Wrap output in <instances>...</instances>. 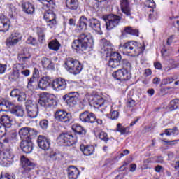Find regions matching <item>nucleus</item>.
I'll return each mask as SVG.
<instances>
[{
	"label": "nucleus",
	"instance_id": "obj_1",
	"mask_svg": "<svg viewBox=\"0 0 179 179\" xmlns=\"http://www.w3.org/2000/svg\"><path fill=\"white\" fill-rule=\"evenodd\" d=\"M94 42L90 35L86 34H80L78 36V39H76L72 43V48L76 50V52H80V51H85L87 48H93Z\"/></svg>",
	"mask_w": 179,
	"mask_h": 179
},
{
	"label": "nucleus",
	"instance_id": "obj_2",
	"mask_svg": "<svg viewBox=\"0 0 179 179\" xmlns=\"http://www.w3.org/2000/svg\"><path fill=\"white\" fill-rule=\"evenodd\" d=\"M122 47L125 52L131 54L132 57H138L146 50L145 45L134 41L125 43Z\"/></svg>",
	"mask_w": 179,
	"mask_h": 179
},
{
	"label": "nucleus",
	"instance_id": "obj_3",
	"mask_svg": "<svg viewBox=\"0 0 179 179\" xmlns=\"http://www.w3.org/2000/svg\"><path fill=\"white\" fill-rule=\"evenodd\" d=\"M64 68L68 72H70V73L78 75V73H80L83 66L80 61L69 57L65 61Z\"/></svg>",
	"mask_w": 179,
	"mask_h": 179
},
{
	"label": "nucleus",
	"instance_id": "obj_4",
	"mask_svg": "<svg viewBox=\"0 0 179 179\" xmlns=\"http://www.w3.org/2000/svg\"><path fill=\"white\" fill-rule=\"evenodd\" d=\"M102 46V51L106 52V55H110V59L121 62V55L117 52H113V46H111V43L109 41L103 40Z\"/></svg>",
	"mask_w": 179,
	"mask_h": 179
},
{
	"label": "nucleus",
	"instance_id": "obj_5",
	"mask_svg": "<svg viewBox=\"0 0 179 179\" xmlns=\"http://www.w3.org/2000/svg\"><path fill=\"white\" fill-rule=\"evenodd\" d=\"M78 142V138L69 133H62L57 138V143L63 146H72Z\"/></svg>",
	"mask_w": 179,
	"mask_h": 179
},
{
	"label": "nucleus",
	"instance_id": "obj_6",
	"mask_svg": "<svg viewBox=\"0 0 179 179\" xmlns=\"http://www.w3.org/2000/svg\"><path fill=\"white\" fill-rule=\"evenodd\" d=\"M121 17L120 15L111 14L103 18L106 23L107 30H113V29L119 26L121 22Z\"/></svg>",
	"mask_w": 179,
	"mask_h": 179
},
{
	"label": "nucleus",
	"instance_id": "obj_7",
	"mask_svg": "<svg viewBox=\"0 0 179 179\" xmlns=\"http://www.w3.org/2000/svg\"><path fill=\"white\" fill-rule=\"evenodd\" d=\"M12 127V119L9 115H3L0 118V139L6 134V128Z\"/></svg>",
	"mask_w": 179,
	"mask_h": 179
},
{
	"label": "nucleus",
	"instance_id": "obj_8",
	"mask_svg": "<svg viewBox=\"0 0 179 179\" xmlns=\"http://www.w3.org/2000/svg\"><path fill=\"white\" fill-rule=\"evenodd\" d=\"M55 119L59 122L69 124L72 121V115L64 110H57L55 113Z\"/></svg>",
	"mask_w": 179,
	"mask_h": 179
},
{
	"label": "nucleus",
	"instance_id": "obj_9",
	"mask_svg": "<svg viewBox=\"0 0 179 179\" xmlns=\"http://www.w3.org/2000/svg\"><path fill=\"white\" fill-rule=\"evenodd\" d=\"M13 159V154L10 149H6L0 154V164L3 167H8Z\"/></svg>",
	"mask_w": 179,
	"mask_h": 179
},
{
	"label": "nucleus",
	"instance_id": "obj_10",
	"mask_svg": "<svg viewBox=\"0 0 179 179\" xmlns=\"http://www.w3.org/2000/svg\"><path fill=\"white\" fill-rule=\"evenodd\" d=\"M22 38L23 35L19 31L13 32L6 40V45H7V47H15L17 43H20Z\"/></svg>",
	"mask_w": 179,
	"mask_h": 179
},
{
	"label": "nucleus",
	"instance_id": "obj_11",
	"mask_svg": "<svg viewBox=\"0 0 179 179\" xmlns=\"http://www.w3.org/2000/svg\"><path fill=\"white\" fill-rule=\"evenodd\" d=\"M113 76L117 80H120V82H124L125 80H129L131 78V72L128 71L126 69H119L113 73Z\"/></svg>",
	"mask_w": 179,
	"mask_h": 179
},
{
	"label": "nucleus",
	"instance_id": "obj_12",
	"mask_svg": "<svg viewBox=\"0 0 179 179\" xmlns=\"http://www.w3.org/2000/svg\"><path fill=\"white\" fill-rule=\"evenodd\" d=\"M79 94L76 92H69L63 96V100L66 101L69 107H73L78 104Z\"/></svg>",
	"mask_w": 179,
	"mask_h": 179
},
{
	"label": "nucleus",
	"instance_id": "obj_13",
	"mask_svg": "<svg viewBox=\"0 0 179 179\" xmlns=\"http://www.w3.org/2000/svg\"><path fill=\"white\" fill-rule=\"evenodd\" d=\"M52 87L53 90L56 92H60V90H65L68 87V83L66 80L59 78L55 79L52 83Z\"/></svg>",
	"mask_w": 179,
	"mask_h": 179
},
{
	"label": "nucleus",
	"instance_id": "obj_14",
	"mask_svg": "<svg viewBox=\"0 0 179 179\" xmlns=\"http://www.w3.org/2000/svg\"><path fill=\"white\" fill-rule=\"evenodd\" d=\"M80 120L82 122H90L94 124L96 122V115L85 110L80 114Z\"/></svg>",
	"mask_w": 179,
	"mask_h": 179
},
{
	"label": "nucleus",
	"instance_id": "obj_15",
	"mask_svg": "<svg viewBox=\"0 0 179 179\" xmlns=\"http://www.w3.org/2000/svg\"><path fill=\"white\" fill-rule=\"evenodd\" d=\"M37 143L38 146L43 150H48L51 148V141L44 136H38Z\"/></svg>",
	"mask_w": 179,
	"mask_h": 179
},
{
	"label": "nucleus",
	"instance_id": "obj_16",
	"mask_svg": "<svg viewBox=\"0 0 179 179\" xmlns=\"http://www.w3.org/2000/svg\"><path fill=\"white\" fill-rule=\"evenodd\" d=\"M21 164L22 166V173H27L34 169V163L31 162L24 156L21 157Z\"/></svg>",
	"mask_w": 179,
	"mask_h": 179
},
{
	"label": "nucleus",
	"instance_id": "obj_17",
	"mask_svg": "<svg viewBox=\"0 0 179 179\" xmlns=\"http://www.w3.org/2000/svg\"><path fill=\"white\" fill-rule=\"evenodd\" d=\"M10 27V20L4 15L0 17V32L6 33L9 31Z\"/></svg>",
	"mask_w": 179,
	"mask_h": 179
},
{
	"label": "nucleus",
	"instance_id": "obj_18",
	"mask_svg": "<svg viewBox=\"0 0 179 179\" xmlns=\"http://www.w3.org/2000/svg\"><path fill=\"white\" fill-rule=\"evenodd\" d=\"M20 148L24 153H31V152H33V142L31 141V138L22 140Z\"/></svg>",
	"mask_w": 179,
	"mask_h": 179
},
{
	"label": "nucleus",
	"instance_id": "obj_19",
	"mask_svg": "<svg viewBox=\"0 0 179 179\" xmlns=\"http://www.w3.org/2000/svg\"><path fill=\"white\" fill-rule=\"evenodd\" d=\"M54 99L50 98V95H41V98L38 101L39 106H41V107H45L47 108V107H51V106L53 105Z\"/></svg>",
	"mask_w": 179,
	"mask_h": 179
},
{
	"label": "nucleus",
	"instance_id": "obj_20",
	"mask_svg": "<svg viewBox=\"0 0 179 179\" xmlns=\"http://www.w3.org/2000/svg\"><path fill=\"white\" fill-rule=\"evenodd\" d=\"M43 10H45V14L43 15L45 20L48 23H51V24H56L57 21H55V13H54V11L48 8Z\"/></svg>",
	"mask_w": 179,
	"mask_h": 179
},
{
	"label": "nucleus",
	"instance_id": "obj_21",
	"mask_svg": "<svg viewBox=\"0 0 179 179\" xmlns=\"http://www.w3.org/2000/svg\"><path fill=\"white\" fill-rule=\"evenodd\" d=\"M38 87L41 90H47L48 87H52V83H51V79L48 77H43L38 82Z\"/></svg>",
	"mask_w": 179,
	"mask_h": 179
},
{
	"label": "nucleus",
	"instance_id": "obj_22",
	"mask_svg": "<svg viewBox=\"0 0 179 179\" xmlns=\"http://www.w3.org/2000/svg\"><path fill=\"white\" fill-rule=\"evenodd\" d=\"M104 99L99 95L94 96L91 101V104L95 108H100V107H103V106H104Z\"/></svg>",
	"mask_w": 179,
	"mask_h": 179
},
{
	"label": "nucleus",
	"instance_id": "obj_23",
	"mask_svg": "<svg viewBox=\"0 0 179 179\" xmlns=\"http://www.w3.org/2000/svg\"><path fill=\"white\" fill-rule=\"evenodd\" d=\"M120 8L122 13L127 16V17H131V8L129 7L128 0H121Z\"/></svg>",
	"mask_w": 179,
	"mask_h": 179
},
{
	"label": "nucleus",
	"instance_id": "obj_24",
	"mask_svg": "<svg viewBox=\"0 0 179 179\" xmlns=\"http://www.w3.org/2000/svg\"><path fill=\"white\" fill-rule=\"evenodd\" d=\"M80 174V171H79L78 168L75 166H70L69 168L68 177L69 179H78Z\"/></svg>",
	"mask_w": 179,
	"mask_h": 179
},
{
	"label": "nucleus",
	"instance_id": "obj_25",
	"mask_svg": "<svg viewBox=\"0 0 179 179\" xmlns=\"http://www.w3.org/2000/svg\"><path fill=\"white\" fill-rule=\"evenodd\" d=\"M80 150L85 155V156H91L94 152V146L81 145Z\"/></svg>",
	"mask_w": 179,
	"mask_h": 179
},
{
	"label": "nucleus",
	"instance_id": "obj_26",
	"mask_svg": "<svg viewBox=\"0 0 179 179\" xmlns=\"http://www.w3.org/2000/svg\"><path fill=\"white\" fill-rule=\"evenodd\" d=\"M89 26L92 29V30H95V31H100L101 30V24L100 21L95 18H91L89 20Z\"/></svg>",
	"mask_w": 179,
	"mask_h": 179
},
{
	"label": "nucleus",
	"instance_id": "obj_27",
	"mask_svg": "<svg viewBox=\"0 0 179 179\" xmlns=\"http://www.w3.org/2000/svg\"><path fill=\"white\" fill-rule=\"evenodd\" d=\"M22 6L25 13H27L28 15H31L34 13V6H33L31 3L29 1L23 2Z\"/></svg>",
	"mask_w": 179,
	"mask_h": 179
},
{
	"label": "nucleus",
	"instance_id": "obj_28",
	"mask_svg": "<svg viewBox=\"0 0 179 179\" xmlns=\"http://www.w3.org/2000/svg\"><path fill=\"white\" fill-rule=\"evenodd\" d=\"M72 130L77 135H80V136H85L86 135V129L83 128L82 126L76 124H73L72 127Z\"/></svg>",
	"mask_w": 179,
	"mask_h": 179
},
{
	"label": "nucleus",
	"instance_id": "obj_29",
	"mask_svg": "<svg viewBox=\"0 0 179 179\" xmlns=\"http://www.w3.org/2000/svg\"><path fill=\"white\" fill-rule=\"evenodd\" d=\"M11 114H13V115H15L16 117L23 118V117H24V109L23 108V106H16L11 111Z\"/></svg>",
	"mask_w": 179,
	"mask_h": 179
},
{
	"label": "nucleus",
	"instance_id": "obj_30",
	"mask_svg": "<svg viewBox=\"0 0 179 179\" xmlns=\"http://www.w3.org/2000/svg\"><path fill=\"white\" fill-rule=\"evenodd\" d=\"M66 6L70 10H76L79 8L78 0H66Z\"/></svg>",
	"mask_w": 179,
	"mask_h": 179
},
{
	"label": "nucleus",
	"instance_id": "obj_31",
	"mask_svg": "<svg viewBox=\"0 0 179 179\" xmlns=\"http://www.w3.org/2000/svg\"><path fill=\"white\" fill-rule=\"evenodd\" d=\"M19 135L22 141L31 139L29 134V127H22L19 131Z\"/></svg>",
	"mask_w": 179,
	"mask_h": 179
},
{
	"label": "nucleus",
	"instance_id": "obj_32",
	"mask_svg": "<svg viewBox=\"0 0 179 179\" xmlns=\"http://www.w3.org/2000/svg\"><path fill=\"white\" fill-rule=\"evenodd\" d=\"M89 23V20L85 16H81L78 22V27L81 30H87V24Z\"/></svg>",
	"mask_w": 179,
	"mask_h": 179
},
{
	"label": "nucleus",
	"instance_id": "obj_33",
	"mask_svg": "<svg viewBox=\"0 0 179 179\" xmlns=\"http://www.w3.org/2000/svg\"><path fill=\"white\" fill-rule=\"evenodd\" d=\"M27 113L29 118H36L38 115V106H35L34 108L27 109Z\"/></svg>",
	"mask_w": 179,
	"mask_h": 179
},
{
	"label": "nucleus",
	"instance_id": "obj_34",
	"mask_svg": "<svg viewBox=\"0 0 179 179\" xmlns=\"http://www.w3.org/2000/svg\"><path fill=\"white\" fill-rule=\"evenodd\" d=\"M20 78V72L19 70H13L11 73H9L8 79L11 82H16Z\"/></svg>",
	"mask_w": 179,
	"mask_h": 179
},
{
	"label": "nucleus",
	"instance_id": "obj_35",
	"mask_svg": "<svg viewBox=\"0 0 179 179\" xmlns=\"http://www.w3.org/2000/svg\"><path fill=\"white\" fill-rule=\"evenodd\" d=\"M49 50H52V51H58L59 50V47H61V43L58 42L57 40L51 41L48 45Z\"/></svg>",
	"mask_w": 179,
	"mask_h": 179
},
{
	"label": "nucleus",
	"instance_id": "obj_36",
	"mask_svg": "<svg viewBox=\"0 0 179 179\" xmlns=\"http://www.w3.org/2000/svg\"><path fill=\"white\" fill-rule=\"evenodd\" d=\"M41 64L45 69H52V62H51V59L44 57L41 61Z\"/></svg>",
	"mask_w": 179,
	"mask_h": 179
},
{
	"label": "nucleus",
	"instance_id": "obj_37",
	"mask_svg": "<svg viewBox=\"0 0 179 179\" xmlns=\"http://www.w3.org/2000/svg\"><path fill=\"white\" fill-rule=\"evenodd\" d=\"M116 131L122 135L127 134L129 132V127H124L121 123L117 124Z\"/></svg>",
	"mask_w": 179,
	"mask_h": 179
},
{
	"label": "nucleus",
	"instance_id": "obj_38",
	"mask_svg": "<svg viewBox=\"0 0 179 179\" xmlns=\"http://www.w3.org/2000/svg\"><path fill=\"white\" fill-rule=\"evenodd\" d=\"M179 107V99H175L172 101H171L169 108L170 111H173V110H177Z\"/></svg>",
	"mask_w": 179,
	"mask_h": 179
},
{
	"label": "nucleus",
	"instance_id": "obj_39",
	"mask_svg": "<svg viewBox=\"0 0 179 179\" xmlns=\"http://www.w3.org/2000/svg\"><path fill=\"white\" fill-rule=\"evenodd\" d=\"M124 31L127 33V34H131V36H136V37H139V30L133 29L130 27H127L124 29Z\"/></svg>",
	"mask_w": 179,
	"mask_h": 179
},
{
	"label": "nucleus",
	"instance_id": "obj_40",
	"mask_svg": "<svg viewBox=\"0 0 179 179\" xmlns=\"http://www.w3.org/2000/svg\"><path fill=\"white\" fill-rule=\"evenodd\" d=\"M30 54H26L24 52L23 53H20L18 54V57L17 59L20 60V62H22V64H23V62H27V61H29V58H30Z\"/></svg>",
	"mask_w": 179,
	"mask_h": 179
},
{
	"label": "nucleus",
	"instance_id": "obj_41",
	"mask_svg": "<svg viewBox=\"0 0 179 179\" xmlns=\"http://www.w3.org/2000/svg\"><path fill=\"white\" fill-rule=\"evenodd\" d=\"M146 8L150 9V12L153 13V9L156 8V3L153 0H147L145 3Z\"/></svg>",
	"mask_w": 179,
	"mask_h": 179
},
{
	"label": "nucleus",
	"instance_id": "obj_42",
	"mask_svg": "<svg viewBox=\"0 0 179 179\" xmlns=\"http://www.w3.org/2000/svg\"><path fill=\"white\" fill-rule=\"evenodd\" d=\"M15 104L10 101H4V108H7V110H10V113L12 110L15 109Z\"/></svg>",
	"mask_w": 179,
	"mask_h": 179
},
{
	"label": "nucleus",
	"instance_id": "obj_43",
	"mask_svg": "<svg viewBox=\"0 0 179 179\" xmlns=\"http://www.w3.org/2000/svg\"><path fill=\"white\" fill-rule=\"evenodd\" d=\"M99 136V139H101V141H103L105 143H107V142H108L110 139L108 138V135L107 134V133L104 131H101Z\"/></svg>",
	"mask_w": 179,
	"mask_h": 179
},
{
	"label": "nucleus",
	"instance_id": "obj_44",
	"mask_svg": "<svg viewBox=\"0 0 179 179\" xmlns=\"http://www.w3.org/2000/svg\"><path fill=\"white\" fill-rule=\"evenodd\" d=\"M108 65L110 68H117V66H120V62H117V60H114V59L110 58V59L108 62Z\"/></svg>",
	"mask_w": 179,
	"mask_h": 179
},
{
	"label": "nucleus",
	"instance_id": "obj_45",
	"mask_svg": "<svg viewBox=\"0 0 179 179\" xmlns=\"http://www.w3.org/2000/svg\"><path fill=\"white\" fill-rule=\"evenodd\" d=\"M136 106L135 101L134 99H129L127 101V106L128 107L130 111H134V108Z\"/></svg>",
	"mask_w": 179,
	"mask_h": 179
},
{
	"label": "nucleus",
	"instance_id": "obj_46",
	"mask_svg": "<svg viewBox=\"0 0 179 179\" xmlns=\"http://www.w3.org/2000/svg\"><path fill=\"white\" fill-rule=\"evenodd\" d=\"M122 65L124 66V68H125L127 70V69H131V68H132V65L131 64V63L129 62V61H128V59H123L122 60Z\"/></svg>",
	"mask_w": 179,
	"mask_h": 179
},
{
	"label": "nucleus",
	"instance_id": "obj_47",
	"mask_svg": "<svg viewBox=\"0 0 179 179\" xmlns=\"http://www.w3.org/2000/svg\"><path fill=\"white\" fill-rule=\"evenodd\" d=\"M46 3V6L43 7V9H47L49 6H52V5H55V1L54 0H43V3Z\"/></svg>",
	"mask_w": 179,
	"mask_h": 179
},
{
	"label": "nucleus",
	"instance_id": "obj_48",
	"mask_svg": "<svg viewBox=\"0 0 179 179\" xmlns=\"http://www.w3.org/2000/svg\"><path fill=\"white\" fill-rule=\"evenodd\" d=\"M39 125L42 129H47L48 128V120L45 119L41 120Z\"/></svg>",
	"mask_w": 179,
	"mask_h": 179
},
{
	"label": "nucleus",
	"instance_id": "obj_49",
	"mask_svg": "<svg viewBox=\"0 0 179 179\" xmlns=\"http://www.w3.org/2000/svg\"><path fill=\"white\" fill-rule=\"evenodd\" d=\"M36 106H38V105L34 103L33 101L31 100H27V101L25 103V106L27 110H29V108H33Z\"/></svg>",
	"mask_w": 179,
	"mask_h": 179
},
{
	"label": "nucleus",
	"instance_id": "obj_50",
	"mask_svg": "<svg viewBox=\"0 0 179 179\" xmlns=\"http://www.w3.org/2000/svg\"><path fill=\"white\" fill-rule=\"evenodd\" d=\"M9 8V15L10 16V17H13V15L16 13V8L15 7V6L10 4L8 6Z\"/></svg>",
	"mask_w": 179,
	"mask_h": 179
},
{
	"label": "nucleus",
	"instance_id": "obj_51",
	"mask_svg": "<svg viewBox=\"0 0 179 179\" xmlns=\"http://www.w3.org/2000/svg\"><path fill=\"white\" fill-rule=\"evenodd\" d=\"M27 44H31V45L34 46L37 44V41L36 40L35 38L32 36H29L27 40Z\"/></svg>",
	"mask_w": 179,
	"mask_h": 179
},
{
	"label": "nucleus",
	"instance_id": "obj_52",
	"mask_svg": "<svg viewBox=\"0 0 179 179\" xmlns=\"http://www.w3.org/2000/svg\"><path fill=\"white\" fill-rule=\"evenodd\" d=\"M17 100L19 101H26V99H27V95H26V93L24 92H20L18 96H17Z\"/></svg>",
	"mask_w": 179,
	"mask_h": 179
},
{
	"label": "nucleus",
	"instance_id": "obj_53",
	"mask_svg": "<svg viewBox=\"0 0 179 179\" xmlns=\"http://www.w3.org/2000/svg\"><path fill=\"white\" fill-rule=\"evenodd\" d=\"M174 82V78L173 77L164 78L162 80V85H170V83H173Z\"/></svg>",
	"mask_w": 179,
	"mask_h": 179
},
{
	"label": "nucleus",
	"instance_id": "obj_54",
	"mask_svg": "<svg viewBox=\"0 0 179 179\" xmlns=\"http://www.w3.org/2000/svg\"><path fill=\"white\" fill-rule=\"evenodd\" d=\"M110 116L111 120H117L118 118V117L120 116V113H118V111L111 110V112L110 113Z\"/></svg>",
	"mask_w": 179,
	"mask_h": 179
},
{
	"label": "nucleus",
	"instance_id": "obj_55",
	"mask_svg": "<svg viewBox=\"0 0 179 179\" xmlns=\"http://www.w3.org/2000/svg\"><path fill=\"white\" fill-rule=\"evenodd\" d=\"M20 90L19 89H14L10 92L11 97H18L19 94H20Z\"/></svg>",
	"mask_w": 179,
	"mask_h": 179
},
{
	"label": "nucleus",
	"instance_id": "obj_56",
	"mask_svg": "<svg viewBox=\"0 0 179 179\" xmlns=\"http://www.w3.org/2000/svg\"><path fill=\"white\" fill-rule=\"evenodd\" d=\"M16 177L13 174H9V173H6L4 176L1 175V178L0 179H15Z\"/></svg>",
	"mask_w": 179,
	"mask_h": 179
},
{
	"label": "nucleus",
	"instance_id": "obj_57",
	"mask_svg": "<svg viewBox=\"0 0 179 179\" xmlns=\"http://www.w3.org/2000/svg\"><path fill=\"white\" fill-rule=\"evenodd\" d=\"M37 134H38V131H37V130L29 127V138L31 136H34L37 135Z\"/></svg>",
	"mask_w": 179,
	"mask_h": 179
},
{
	"label": "nucleus",
	"instance_id": "obj_58",
	"mask_svg": "<svg viewBox=\"0 0 179 179\" xmlns=\"http://www.w3.org/2000/svg\"><path fill=\"white\" fill-rule=\"evenodd\" d=\"M29 82H31V83H34L36 85L38 82V77H36L34 76H32V77L28 80Z\"/></svg>",
	"mask_w": 179,
	"mask_h": 179
},
{
	"label": "nucleus",
	"instance_id": "obj_59",
	"mask_svg": "<svg viewBox=\"0 0 179 179\" xmlns=\"http://www.w3.org/2000/svg\"><path fill=\"white\" fill-rule=\"evenodd\" d=\"M38 34L41 40H43L44 38V31L42 29H38Z\"/></svg>",
	"mask_w": 179,
	"mask_h": 179
},
{
	"label": "nucleus",
	"instance_id": "obj_60",
	"mask_svg": "<svg viewBox=\"0 0 179 179\" xmlns=\"http://www.w3.org/2000/svg\"><path fill=\"white\" fill-rule=\"evenodd\" d=\"M34 83H31L30 81H28V84L27 85V89H29V90H34Z\"/></svg>",
	"mask_w": 179,
	"mask_h": 179
},
{
	"label": "nucleus",
	"instance_id": "obj_61",
	"mask_svg": "<svg viewBox=\"0 0 179 179\" xmlns=\"http://www.w3.org/2000/svg\"><path fill=\"white\" fill-rule=\"evenodd\" d=\"M6 71V64H0V73H5Z\"/></svg>",
	"mask_w": 179,
	"mask_h": 179
},
{
	"label": "nucleus",
	"instance_id": "obj_62",
	"mask_svg": "<svg viewBox=\"0 0 179 179\" xmlns=\"http://www.w3.org/2000/svg\"><path fill=\"white\" fill-rule=\"evenodd\" d=\"M169 131H172L173 135H179V130L177 127H174L173 129H169Z\"/></svg>",
	"mask_w": 179,
	"mask_h": 179
},
{
	"label": "nucleus",
	"instance_id": "obj_63",
	"mask_svg": "<svg viewBox=\"0 0 179 179\" xmlns=\"http://www.w3.org/2000/svg\"><path fill=\"white\" fill-rule=\"evenodd\" d=\"M156 162L159 163L160 164H164V159H163V157H157Z\"/></svg>",
	"mask_w": 179,
	"mask_h": 179
},
{
	"label": "nucleus",
	"instance_id": "obj_64",
	"mask_svg": "<svg viewBox=\"0 0 179 179\" xmlns=\"http://www.w3.org/2000/svg\"><path fill=\"white\" fill-rule=\"evenodd\" d=\"M154 66L156 69H162V63L159 62H156L154 63Z\"/></svg>",
	"mask_w": 179,
	"mask_h": 179
}]
</instances>
